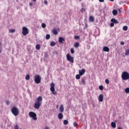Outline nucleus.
Listing matches in <instances>:
<instances>
[{
	"instance_id": "f704fd0d",
	"label": "nucleus",
	"mask_w": 129,
	"mask_h": 129,
	"mask_svg": "<svg viewBox=\"0 0 129 129\" xmlns=\"http://www.w3.org/2000/svg\"><path fill=\"white\" fill-rule=\"evenodd\" d=\"M100 90H103V86H100L99 87Z\"/></svg>"
},
{
	"instance_id": "412c9836",
	"label": "nucleus",
	"mask_w": 129,
	"mask_h": 129,
	"mask_svg": "<svg viewBox=\"0 0 129 129\" xmlns=\"http://www.w3.org/2000/svg\"><path fill=\"white\" fill-rule=\"evenodd\" d=\"M52 33L53 34H54V35H57L58 34V31H57L56 29H53L52 31Z\"/></svg>"
},
{
	"instance_id": "a878e982",
	"label": "nucleus",
	"mask_w": 129,
	"mask_h": 129,
	"mask_svg": "<svg viewBox=\"0 0 129 129\" xmlns=\"http://www.w3.org/2000/svg\"><path fill=\"white\" fill-rule=\"evenodd\" d=\"M26 80H30V75H27L25 77Z\"/></svg>"
},
{
	"instance_id": "a18cd8bd",
	"label": "nucleus",
	"mask_w": 129,
	"mask_h": 129,
	"mask_svg": "<svg viewBox=\"0 0 129 129\" xmlns=\"http://www.w3.org/2000/svg\"><path fill=\"white\" fill-rule=\"evenodd\" d=\"M99 1L100 2V3H103V2H104V0H99Z\"/></svg>"
},
{
	"instance_id": "3c124183",
	"label": "nucleus",
	"mask_w": 129,
	"mask_h": 129,
	"mask_svg": "<svg viewBox=\"0 0 129 129\" xmlns=\"http://www.w3.org/2000/svg\"><path fill=\"white\" fill-rule=\"evenodd\" d=\"M118 12H119V13H121V11H120V10H118Z\"/></svg>"
},
{
	"instance_id": "c85d7f7f",
	"label": "nucleus",
	"mask_w": 129,
	"mask_h": 129,
	"mask_svg": "<svg viewBox=\"0 0 129 129\" xmlns=\"http://www.w3.org/2000/svg\"><path fill=\"white\" fill-rule=\"evenodd\" d=\"M123 31H127V26H124L123 27Z\"/></svg>"
},
{
	"instance_id": "4c0bfd02",
	"label": "nucleus",
	"mask_w": 129,
	"mask_h": 129,
	"mask_svg": "<svg viewBox=\"0 0 129 129\" xmlns=\"http://www.w3.org/2000/svg\"><path fill=\"white\" fill-rule=\"evenodd\" d=\"M81 12H82V13H83V12H85V9L84 8H82L81 10Z\"/></svg>"
},
{
	"instance_id": "f03ea898",
	"label": "nucleus",
	"mask_w": 129,
	"mask_h": 129,
	"mask_svg": "<svg viewBox=\"0 0 129 129\" xmlns=\"http://www.w3.org/2000/svg\"><path fill=\"white\" fill-rule=\"evenodd\" d=\"M121 78L123 80H128L129 73L127 72H123L121 75Z\"/></svg>"
},
{
	"instance_id": "5fc2aeb1",
	"label": "nucleus",
	"mask_w": 129,
	"mask_h": 129,
	"mask_svg": "<svg viewBox=\"0 0 129 129\" xmlns=\"http://www.w3.org/2000/svg\"><path fill=\"white\" fill-rule=\"evenodd\" d=\"M0 46H2V42H0Z\"/></svg>"
},
{
	"instance_id": "aec40b11",
	"label": "nucleus",
	"mask_w": 129,
	"mask_h": 129,
	"mask_svg": "<svg viewBox=\"0 0 129 129\" xmlns=\"http://www.w3.org/2000/svg\"><path fill=\"white\" fill-rule=\"evenodd\" d=\"M90 22H94V18L92 16H90L89 17Z\"/></svg>"
},
{
	"instance_id": "7c9ffc66",
	"label": "nucleus",
	"mask_w": 129,
	"mask_h": 129,
	"mask_svg": "<svg viewBox=\"0 0 129 129\" xmlns=\"http://www.w3.org/2000/svg\"><path fill=\"white\" fill-rule=\"evenodd\" d=\"M63 124H65V125L68 124V120H64L63 121Z\"/></svg>"
},
{
	"instance_id": "603ef678",
	"label": "nucleus",
	"mask_w": 129,
	"mask_h": 129,
	"mask_svg": "<svg viewBox=\"0 0 129 129\" xmlns=\"http://www.w3.org/2000/svg\"><path fill=\"white\" fill-rule=\"evenodd\" d=\"M110 2H114V0H109Z\"/></svg>"
},
{
	"instance_id": "f257e3e1",
	"label": "nucleus",
	"mask_w": 129,
	"mask_h": 129,
	"mask_svg": "<svg viewBox=\"0 0 129 129\" xmlns=\"http://www.w3.org/2000/svg\"><path fill=\"white\" fill-rule=\"evenodd\" d=\"M42 100L43 98H42V96H40L37 98L34 103V107L36 109H39V108H40V106L42 104L41 101Z\"/></svg>"
},
{
	"instance_id": "37998d69",
	"label": "nucleus",
	"mask_w": 129,
	"mask_h": 129,
	"mask_svg": "<svg viewBox=\"0 0 129 129\" xmlns=\"http://www.w3.org/2000/svg\"><path fill=\"white\" fill-rule=\"evenodd\" d=\"M120 44H121V45H124V42L121 41V42H120Z\"/></svg>"
},
{
	"instance_id": "49530a36",
	"label": "nucleus",
	"mask_w": 129,
	"mask_h": 129,
	"mask_svg": "<svg viewBox=\"0 0 129 129\" xmlns=\"http://www.w3.org/2000/svg\"><path fill=\"white\" fill-rule=\"evenodd\" d=\"M44 129H50V127L46 126L45 127H44Z\"/></svg>"
},
{
	"instance_id": "a19ab883",
	"label": "nucleus",
	"mask_w": 129,
	"mask_h": 129,
	"mask_svg": "<svg viewBox=\"0 0 129 129\" xmlns=\"http://www.w3.org/2000/svg\"><path fill=\"white\" fill-rule=\"evenodd\" d=\"M6 104L9 105L10 104V101L9 100L6 101Z\"/></svg>"
},
{
	"instance_id": "9b49d317",
	"label": "nucleus",
	"mask_w": 129,
	"mask_h": 129,
	"mask_svg": "<svg viewBox=\"0 0 129 129\" xmlns=\"http://www.w3.org/2000/svg\"><path fill=\"white\" fill-rule=\"evenodd\" d=\"M99 101H100V102L103 101V95L102 94H100L99 96Z\"/></svg>"
},
{
	"instance_id": "9d476101",
	"label": "nucleus",
	"mask_w": 129,
	"mask_h": 129,
	"mask_svg": "<svg viewBox=\"0 0 129 129\" xmlns=\"http://www.w3.org/2000/svg\"><path fill=\"white\" fill-rule=\"evenodd\" d=\"M80 85H85V79L82 78L81 81L80 82Z\"/></svg>"
},
{
	"instance_id": "cd10ccee",
	"label": "nucleus",
	"mask_w": 129,
	"mask_h": 129,
	"mask_svg": "<svg viewBox=\"0 0 129 129\" xmlns=\"http://www.w3.org/2000/svg\"><path fill=\"white\" fill-rule=\"evenodd\" d=\"M41 27L42 28H43V29L46 28V24L45 23H42L41 24Z\"/></svg>"
},
{
	"instance_id": "09e8293b",
	"label": "nucleus",
	"mask_w": 129,
	"mask_h": 129,
	"mask_svg": "<svg viewBox=\"0 0 129 129\" xmlns=\"http://www.w3.org/2000/svg\"><path fill=\"white\" fill-rule=\"evenodd\" d=\"M2 48H0V54L2 53Z\"/></svg>"
},
{
	"instance_id": "4be33fe9",
	"label": "nucleus",
	"mask_w": 129,
	"mask_h": 129,
	"mask_svg": "<svg viewBox=\"0 0 129 129\" xmlns=\"http://www.w3.org/2000/svg\"><path fill=\"white\" fill-rule=\"evenodd\" d=\"M74 47H75V48H78V47H79V43L76 42L74 44Z\"/></svg>"
},
{
	"instance_id": "473e14b6",
	"label": "nucleus",
	"mask_w": 129,
	"mask_h": 129,
	"mask_svg": "<svg viewBox=\"0 0 129 129\" xmlns=\"http://www.w3.org/2000/svg\"><path fill=\"white\" fill-rule=\"evenodd\" d=\"M105 83L106 84H109V80L108 79L105 80Z\"/></svg>"
},
{
	"instance_id": "6ab92c4d",
	"label": "nucleus",
	"mask_w": 129,
	"mask_h": 129,
	"mask_svg": "<svg viewBox=\"0 0 129 129\" xmlns=\"http://www.w3.org/2000/svg\"><path fill=\"white\" fill-rule=\"evenodd\" d=\"M125 55H126V56H128V55H129V49H125Z\"/></svg>"
},
{
	"instance_id": "f3484780",
	"label": "nucleus",
	"mask_w": 129,
	"mask_h": 129,
	"mask_svg": "<svg viewBox=\"0 0 129 129\" xmlns=\"http://www.w3.org/2000/svg\"><path fill=\"white\" fill-rule=\"evenodd\" d=\"M111 125L112 127H113V128H115V127H116V124L114 122H112L111 123Z\"/></svg>"
},
{
	"instance_id": "dca6fc26",
	"label": "nucleus",
	"mask_w": 129,
	"mask_h": 129,
	"mask_svg": "<svg viewBox=\"0 0 129 129\" xmlns=\"http://www.w3.org/2000/svg\"><path fill=\"white\" fill-rule=\"evenodd\" d=\"M58 118L59 119H62L63 118V114H62V113H58Z\"/></svg>"
},
{
	"instance_id": "ea45409f",
	"label": "nucleus",
	"mask_w": 129,
	"mask_h": 129,
	"mask_svg": "<svg viewBox=\"0 0 129 129\" xmlns=\"http://www.w3.org/2000/svg\"><path fill=\"white\" fill-rule=\"evenodd\" d=\"M44 4H45L46 6H47V5H48V2H47V1H44Z\"/></svg>"
},
{
	"instance_id": "2f4dec72",
	"label": "nucleus",
	"mask_w": 129,
	"mask_h": 129,
	"mask_svg": "<svg viewBox=\"0 0 129 129\" xmlns=\"http://www.w3.org/2000/svg\"><path fill=\"white\" fill-rule=\"evenodd\" d=\"M76 79H79L80 78V75H77L76 76Z\"/></svg>"
},
{
	"instance_id": "8fccbe9b",
	"label": "nucleus",
	"mask_w": 129,
	"mask_h": 129,
	"mask_svg": "<svg viewBox=\"0 0 129 129\" xmlns=\"http://www.w3.org/2000/svg\"><path fill=\"white\" fill-rule=\"evenodd\" d=\"M118 129H122V128H121L120 127H118Z\"/></svg>"
},
{
	"instance_id": "b1692460",
	"label": "nucleus",
	"mask_w": 129,
	"mask_h": 129,
	"mask_svg": "<svg viewBox=\"0 0 129 129\" xmlns=\"http://www.w3.org/2000/svg\"><path fill=\"white\" fill-rule=\"evenodd\" d=\"M56 45V43H55V42L52 41V42L50 43V46L51 47H54V46H55Z\"/></svg>"
},
{
	"instance_id": "864d4df0",
	"label": "nucleus",
	"mask_w": 129,
	"mask_h": 129,
	"mask_svg": "<svg viewBox=\"0 0 129 129\" xmlns=\"http://www.w3.org/2000/svg\"><path fill=\"white\" fill-rule=\"evenodd\" d=\"M33 2H36L37 0H32Z\"/></svg>"
},
{
	"instance_id": "2eb2a0df",
	"label": "nucleus",
	"mask_w": 129,
	"mask_h": 129,
	"mask_svg": "<svg viewBox=\"0 0 129 129\" xmlns=\"http://www.w3.org/2000/svg\"><path fill=\"white\" fill-rule=\"evenodd\" d=\"M59 110L60 112H63L64 111V107L63 106V105H61L59 107Z\"/></svg>"
},
{
	"instance_id": "bb28decb",
	"label": "nucleus",
	"mask_w": 129,
	"mask_h": 129,
	"mask_svg": "<svg viewBox=\"0 0 129 129\" xmlns=\"http://www.w3.org/2000/svg\"><path fill=\"white\" fill-rule=\"evenodd\" d=\"M50 34H46V40H49V39H50Z\"/></svg>"
},
{
	"instance_id": "c03bdc74",
	"label": "nucleus",
	"mask_w": 129,
	"mask_h": 129,
	"mask_svg": "<svg viewBox=\"0 0 129 129\" xmlns=\"http://www.w3.org/2000/svg\"><path fill=\"white\" fill-rule=\"evenodd\" d=\"M45 57H46V58H48V54L47 53H45Z\"/></svg>"
},
{
	"instance_id": "72a5a7b5",
	"label": "nucleus",
	"mask_w": 129,
	"mask_h": 129,
	"mask_svg": "<svg viewBox=\"0 0 129 129\" xmlns=\"http://www.w3.org/2000/svg\"><path fill=\"white\" fill-rule=\"evenodd\" d=\"M77 125H78V123H77V122H74V126L76 127V126H77Z\"/></svg>"
},
{
	"instance_id": "423d86ee",
	"label": "nucleus",
	"mask_w": 129,
	"mask_h": 129,
	"mask_svg": "<svg viewBox=\"0 0 129 129\" xmlns=\"http://www.w3.org/2000/svg\"><path fill=\"white\" fill-rule=\"evenodd\" d=\"M50 91L52 92V94L55 95L57 94V92L55 91V84L51 83L50 84Z\"/></svg>"
},
{
	"instance_id": "39448f33",
	"label": "nucleus",
	"mask_w": 129,
	"mask_h": 129,
	"mask_svg": "<svg viewBox=\"0 0 129 129\" xmlns=\"http://www.w3.org/2000/svg\"><path fill=\"white\" fill-rule=\"evenodd\" d=\"M29 115L33 120H37V114L36 113L32 111L30 112L29 113Z\"/></svg>"
},
{
	"instance_id": "79ce46f5",
	"label": "nucleus",
	"mask_w": 129,
	"mask_h": 129,
	"mask_svg": "<svg viewBox=\"0 0 129 129\" xmlns=\"http://www.w3.org/2000/svg\"><path fill=\"white\" fill-rule=\"evenodd\" d=\"M29 6H30V7H33V3H29Z\"/></svg>"
},
{
	"instance_id": "c9c22d12",
	"label": "nucleus",
	"mask_w": 129,
	"mask_h": 129,
	"mask_svg": "<svg viewBox=\"0 0 129 129\" xmlns=\"http://www.w3.org/2000/svg\"><path fill=\"white\" fill-rule=\"evenodd\" d=\"M71 53L74 54V49L73 48L71 49Z\"/></svg>"
},
{
	"instance_id": "0eeeda50",
	"label": "nucleus",
	"mask_w": 129,
	"mask_h": 129,
	"mask_svg": "<svg viewBox=\"0 0 129 129\" xmlns=\"http://www.w3.org/2000/svg\"><path fill=\"white\" fill-rule=\"evenodd\" d=\"M22 34L23 36H27L29 34V29L26 27L22 28Z\"/></svg>"
},
{
	"instance_id": "6e6552de",
	"label": "nucleus",
	"mask_w": 129,
	"mask_h": 129,
	"mask_svg": "<svg viewBox=\"0 0 129 129\" xmlns=\"http://www.w3.org/2000/svg\"><path fill=\"white\" fill-rule=\"evenodd\" d=\"M67 59L68 61L71 62V63H74V58L72 56H71L70 54H67Z\"/></svg>"
},
{
	"instance_id": "4468645a",
	"label": "nucleus",
	"mask_w": 129,
	"mask_h": 129,
	"mask_svg": "<svg viewBox=\"0 0 129 129\" xmlns=\"http://www.w3.org/2000/svg\"><path fill=\"white\" fill-rule=\"evenodd\" d=\"M111 22L113 24H118V21L115 20L114 18L111 19Z\"/></svg>"
},
{
	"instance_id": "58836bf2",
	"label": "nucleus",
	"mask_w": 129,
	"mask_h": 129,
	"mask_svg": "<svg viewBox=\"0 0 129 129\" xmlns=\"http://www.w3.org/2000/svg\"><path fill=\"white\" fill-rule=\"evenodd\" d=\"M79 38V36H75L74 38L76 39V40H77V39H78Z\"/></svg>"
},
{
	"instance_id": "393cba45",
	"label": "nucleus",
	"mask_w": 129,
	"mask_h": 129,
	"mask_svg": "<svg viewBox=\"0 0 129 129\" xmlns=\"http://www.w3.org/2000/svg\"><path fill=\"white\" fill-rule=\"evenodd\" d=\"M15 32H16V29H9V32H10L11 34L15 33Z\"/></svg>"
},
{
	"instance_id": "7ed1b4c3",
	"label": "nucleus",
	"mask_w": 129,
	"mask_h": 129,
	"mask_svg": "<svg viewBox=\"0 0 129 129\" xmlns=\"http://www.w3.org/2000/svg\"><path fill=\"white\" fill-rule=\"evenodd\" d=\"M42 79V78H41V76L39 75H36L34 77V81L36 84H39V83H41V80Z\"/></svg>"
},
{
	"instance_id": "de8ad7c7",
	"label": "nucleus",
	"mask_w": 129,
	"mask_h": 129,
	"mask_svg": "<svg viewBox=\"0 0 129 129\" xmlns=\"http://www.w3.org/2000/svg\"><path fill=\"white\" fill-rule=\"evenodd\" d=\"M58 108H59V106H58V105H57L56 106V109H58Z\"/></svg>"
},
{
	"instance_id": "ddd939ff",
	"label": "nucleus",
	"mask_w": 129,
	"mask_h": 129,
	"mask_svg": "<svg viewBox=\"0 0 129 129\" xmlns=\"http://www.w3.org/2000/svg\"><path fill=\"white\" fill-rule=\"evenodd\" d=\"M65 41V39L63 37H59L58 42L63 44V41Z\"/></svg>"
},
{
	"instance_id": "1a4fd4ad",
	"label": "nucleus",
	"mask_w": 129,
	"mask_h": 129,
	"mask_svg": "<svg viewBox=\"0 0 129 129\" xmlns=\"http://www.w3.org/2000/svg\"><path fill=\"white\" fill-rule=\"evenodd\" d=\"M79 72L80 76H82L85 73V69H83L81 71H79Z\"/></svg>"
},
{
	"instance_id": "a211bd4d",
	"label": "nucleus",
	"mask_w": 129,
	"mask_h": 129,
	"mask_svg": "<svg viewBox=\"0 0 129 129\" xmlns=\"http://www.w3.org/2000/svg\"><path fill=\"white\" fill-rule=\"evenodd\" d=\"M112 14L114 16H116L117 14V11L116 10H113L112 11Z\"/></svg>"
},
{
	"instance_id": "6e6d98bb",
	"label": "nucleus",
	"mask_w": 129,
	"mask_h": 129,
	"mask_svg": "<svg viewBox=\"0 0 129 129\" xmlns=\"http://www.w3.org/2000/svg\"><path fill=\"white\" fill-rule=\"evenodd\" d=\"M82 0H80V2H81Z\"/></svg>"
},
{
	"instance_id": "e433bc0d",
	"label": "nucleus",
	"mask_w": 129,
	"mask_h": 129,
	"mask_svg": "<svg viewBox=\"0 0 129 129\" xmlns=\"http://www.w3.org/2000/svg\"><path fill=\"white\" fill-rule=\"evenodd\" d=\"M110 27H113L114 26V23H113V22L110 23Z\"/></svg>"
},
{
	"instance_id": "f8f14e48",
	"label": "nucleus",
	"mask_w": 129,
	"mask_h": 129,
	"mask_svg": "<svg viewBox=\"0 0 129 129\" xmlns=\"http://www.w3.org/2000/svg\"><path fill=\"white\" fill-rule=\"evenodd\" d=\"M103 51L104 52H109V48H108L107 46H104L103 48Z\"/></svg>"
},
{
	"instance_id": "c756f323",
	"label": "nucleus",
	"mask_w": 129,
	"mask_h": 129,
	"mask_svg": "<svg viewBox=\"0 0 129 129\" xmlns=\"http://www.w3.org/2000/svg\"><path fill=\"white\" fill-rule=\"evenodd\" d=\"M125 93H129V88H126L125 89Z\"/></svg>"
},
{
	"instance_id": "20e7f679",
	"label": "nucleus",
	"mask_w": 129,
	"mask_h": 129,
	"mask_svg": "<svg viewBox=\"0 0 129 129\" xmlns=\"http://www.w3.org/2000/svg\"><path fill=\"white\" fill-rule=\"evenodd\" d=\"M12 112L14 115L17 116L19 114V109L16 107H14L12 109Z\"/></svg>"
},
{
	"instance_id": "5701e85b",
	"label": "nucleus",
	"mask_w": 129,
	"mask_h": 129,
	"mask_svg": "<svg viewBox=\"0 0 129 129\" xmlns=\"http://www.w3.org/2000/svg\"><path fill=\"white\" fill-rule=\"evenodd\" d=\"M36 50H40V49H41V46H40L39 44H37L36 45Z\"/></svg>"
}]
</instances>
